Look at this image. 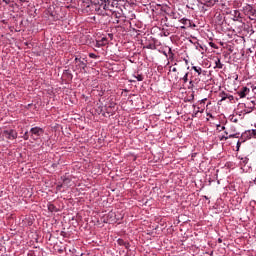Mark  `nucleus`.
<instances>
[{
    "label": "nucleus",
    "instance_id": "2f4dec72",
    "mask_svg": "<svg viewBox=\"0 0 256 256\" xmlns=\"http://www.w3.org/2000/svg\"><path fill=\"white\" fill-rule=\"evenodd\" d=\"M207 101V98L202 99V103H205Z\"/></svg>",
    "mask_w": 256,
    "mask_h": 256
},
{
    "label": "nucleus",
    "instance_id": "bb28decb",
    "mask_svg": "<svg viewBox=\"0 0 256 256\" xmlns=\"http://www.w3.org/2000/svg\"><path fill=\"white\" fill-rule=\"evenodd\" d=\"M241 143H243L242 141H241V138L238 140V142H237V148L239 149V147H241Z\"/></svg>",
    "mask_w": 256,
    "mask_h": 256
},
{
    "label": "nucleus",
    "instance_id": "423d86ee",
    "mask_svg": "<svg viewBox=\"0 0 256 256\" xmlns=\"http://www.w3.org/2000/svg\"><path fill=\"white\" fill-rule=\"evenodd\" d=\"M249 93H251V90L247 86H244L241 90L238 91L240 99H245Z\"/></svg>",
    "mask_w": 256,
    "mask_h": 256
},
{
    "label": "nucleus",
    "instance_id": "b1692460",
    "mask_svg": "<svg viewBox=\"0 0 256 256\" xmlns=\"http://www.w3.org/2000/svg\"><path fill=\"white\" fill-rule=\"evenodd\" d=\"M192 81H194V84L199 85V83L201 82V78H195Z\"/></svg>",
    "mask_w": 256,
    "mask_h": 256
},
{
    "label": "nucleus",
    "instance_id": "f8f14e48",
    "mask_svg": "<svg viewBox=\"0 0 256 256\" xmlns=\"http://www.w3.org/2000/svg\"><path fill=\"white\" fill-rule=\"evenodd\" d=\"M97 105H98V109H96L97 113L105 114V106L104 105H99V104H97Z\"/></svg>",
    "mask_w": 256,
    "mask_h": 256
},
{
    "label": "nucleus",
    "instance_id": "1a4fd4ad",
    "mask_svg": "<svg viewBox=\"0 0 256 256\" xmlns=\"http://www.w3.org/2000/svg\"><path fill=\"white\" fill-rule=\"evenodd\" d=\"M239 19H241V12L234 10L232 21H239Z\"/></svg>",
    "mask_w": 256,
    "mask_h": 256
},
{
    "label": "nucleus",
    "instance_id": "c9c22d12",
    "mask_svg": "<svg viewBox=\"0 0 256 256\" xmlns=\"http://www.w3.org/2000/svg\"><path fill=\"white\" fill-rule=\"evenodd\" d=\"M233 122H234V123H237V119H234Z\"/></svg>",
    "mask_w": 256,
    "mask_h": 256
},
{
    "label": "nucleus",
    "instance_id": "6ab92c4d",
    "mask_svg": "<svg viewBox=\"0 0 256 256\" xmlns=\"http://www.w3.org/2000/svg\"><path fill=\"white\" fill-rule=\"evenodd\" d=\"M90 59H99V56H97L95 53H89Z\"/></svg>",
    "mask_w": 256,
    "mask_h": 256
},
{
    "label": "nucleus",
    "instance_id": "58836bf2",
    "mask_svg": "<svg viewBox=\"0 0 256 256\" xmlns=\"http://www.w3.org/2000/svg\"><path fill=\"white\" fill-rule=\"evenodd\" d=\"M219 243H221V239H218Z\"/></svg>",
    "mask_w": 256,
    "mask_h": 256
},
{
    "label": "nucleus",
    "instance_id": "393cba45",
    "mask_svg": "<svg viewBox=\"0 0 256 256\" xmlns=\"http://www.w3.org/2000/svg\"><path fill=\"white\" fill-rule=\"evenodd\" d=\"M146 49H155V45L150 44V45L146 46Z\"/></svg>",
    "mask_w": 256,
    "mask_h": 256
},
{
    "label": "nucleus",
    "instance_id": "2eb2a0df",
    "mask_svg": "<svg viewBox=\"0 0 256 256\" xmlns=\"http://www.w3.org/2000/svg\"><path fill=\"white\" fill-rule=\"evenodd\" d=\"M48 210L51 211V213H53V212L57 211V207H55V205H53V204H49Z\"/></svg>",
    "mask_w": 256,
    "mask_h": 256
},
{
    "label": "nucleus",
    "instance_id": "9b49d317",
    "mask_svg": "<svg viewBox=\"0 0 256 256\" xmlns=\"http://www.w3.org/2000/svg\"><path fill=\"white\" fill-rule=\"evenodd\" d=\"M214 69H223V64L221 63V58H217L215 60Z\"/></svg>",
    "mask_w": 256,
    "mask_h": 256
},
{
    "label": "nucleus",
    "instance_id": "c85d7f7f",
    "mask_svg": "<svg viewBox=\"0 0 256 256\" xmlns=\"http://www.w3.org/2000/svg\"><path fill=\"white\" fill-rule=\"evenodd\" d=\"M20 1V3H28L29 1H27V0H19Z\"/></svg>",
    "mask_w": 256,
    "mask_h": 256
},
{
    "label": "nucleus",
    "instance_id": "dca6fc26",
    "mask_svg": "<svg viewBox=\"0 0 256 256\" xmlns=\"http://www.w3.org/2000/svg\"><path fill=\"white\" fill-rule=\"evenodd\" d=\"M182 81H184V83H187V81H189V72L185 73V75L182 77Z\"/></svg>",
    "mask_w": 256,
    "mask_h": 256
},
{
    "label": "nucleus",
    "instance_id": "9d476101",
    "mask_svg": "<svg viewBox=\"0 0 256 256\" xmlns=\"http://www.w3.org/2000/svg\"><path fill=\"white\" fill-rule=\"evenodd\" d=\"M107 43V38H102L101 40H98L96 42V47H103L105 46Z\"/></svg>",
    "mask_w": 256,
    "mask_h": 256
},
{
    "label": "nucleus",
    "instance_id": "5701e85b",
    "mask_svg": "<svg viewBox=\"0 0 256 256\" xmlns=\"http://www.w3.org/2000/svg\"><path fill=\"white\" fill-rule=\"evenodd\" d=\"M199 113H203V111H199V110H196V111H195V110H194L192 117H197V115H198Z\"/></svg>",
    "mask_w": 256,
    "mask_h": 256
},
{
    "label": "nucleus",
    "instance_id": "7c9ffc66",
    "mask_svg": "<svg viewBox=\"0 0 256 256\" xmlns=\"http://www.w3.org/2000/svg\"><path fill=\"white\" fill-rule=\"evenodd\" d=\"M227 99H229L230 101H232L233 96H232V95H230V96H228V98H227Z\"/></svg>",
    "mask_w": 256,
    "mask_h": 256
},
{
    "label": "nucleus",
    "instance_id": "c756f323",
    "mask_svg": "<svg viewBox=\"0 0 256 256\" xmlns=\"http://www.w3.org/2000/svg\"><path fill=\"white\" fill-rule=\"evenodd\" d=\"M173 73H177V68H172Z\"/></svg>",
    "mask_w": 256,
    "mask_h": 256
},
{
    "label": "nucleus",
    "instance_id": "20e7f679",
    "mask_svg": "<svg viewBox=\"0 0 256 256\" xmlns=\"http://www.w3.org/2000/svg\"><path fill=\"white\" fill-rule=\"evenodd\" d=\"M253 138L256 139V129L246 130L241 135L242 142L248 141V139H253Z\"/></svg>",
    "mask_w": 256,
    "mask_h": 256
},
{
    "label": "nucleus",
    "instance_id": "412c9836",
    "mask_svg": "<svg viewBox=\"0 0 256 256\" xmlns=\"http://www.w3.org/2000/svg\"><path fill=\"white\" fill-rule=\"evenodd\" d=\"M189 85H190L189 89H193V87H195L196 84L193 80H190Z\"/></svg>",
    "mask_w": 256,
    "mask_h": 256
},
{
    "label": "nucleus",
    "instance_id": "7ed1b4c3",
    "mask_svg": "<svg viewBox=\"0 0 256 256\" xmlns=\"http://www.w3.org/2000/svg\"><path fill=\"white\" fill-rule=\"evenodd\" d=\"M243 12H244V15H247V17H249L251 21L255 19L253 17H256V10L250 4H247L246 6L243 7Z\"/></svg>",
    "mask_w": 256,
    "mask_h": 256
},
{
    "label": "nucleus",
    "instance_id": "f3484780",
    "mask_svg": "<svg viewBox=\"0 0 256 256\" xmlns=\"http://www.w3.org/2000/svg\"><path fill=\"white\" fill-rule=\"evenodd\" d=\"M220 97H221V101H225V99L228 98V95H227V93L222 92V93L220 94Z\"/></svg>",
    "mask_w": 256,
    "mask_h": 256
},
{
    "label": "nucleus",
    "instance_id": "e433bc0d",
    "mask_svg": "<svg viewBox=\"0 0 256 256\" xmlns=\"http://www.w3.org/2000/svg\"><path fill=\"white\" fill-rule=\"evenodd\" d=\"M185 63H186V64H188V63H189V61H188V60H185Z\"/></svg>",
    "mask_w": 256,
    "mask_h": 256
},
{
    "label": "nucleus",
    "instance_id": "39448f33",
    "mask_svg": "<svg viewBox=\"0 0 256 256\" xmlns=\"http://www.w3.org/2000/svg\"><path fill=\"white\" fill-rule=\"evenodd\" d=\"M75 63L77 64V67H79V69H83V71L87 69V60H85V58L81 59L76 57Z\"/></svg>",
    "mask_w": 256,
    "mask_h": 256
},
{
    "label": "nucleus",
    "instance_id": "6e6552de",
    "mask_svg": "<svg viewBox=\"0 0 256 256\" xmlns=\"http://www.w3.org/2000/svg\"><path fill=\"white\" fill-rule=\"evenodd\" d=\"M193 71H195V73H197L198 75H207V71L203 70L201 67L199 66H192Z\"/></svg>",
    "mask_w": 256,
    "mask_h": 256
},
{
    "label": "nucleus",
    "instance_id": "aec40b11",
    "mask_svg": "<svg viewBox=\"0 0 256 256\" xmlns=\"http://www.w3.org/2000/svg\"><path fill=\"white\" fill-rule=\"evenodd\" d=\"M137 81H143V76L141 74H138L137 76H134Z\"/></svg>",
    "mask_w": 256,
    "mask_h": 256
},
{
    "label": "nucleus",
    "instance_id": "ea45409f",
    "mask_svg": "<svg viewBox=\"0 0 256 256\" xmlns=\"http://www.w3.org/2000/svg\"><path fill=\"white\" fill-rule=\"evenodd\" d=\"M61 188V185L60 186H58V189H60Z\"/></svg>",
    "mask_w": 256,
    "mask_h": 256
},
{
    "label": "nucleus",
    "instance_id": "f704fd0d",
    "mask_svg": "<svg viewBox=\"0 0 256 256\" xmlns=\"http://www.w3.org/2000/svg\"><path fill=\"white\" fill-rule=\"evenodd\" d=\"M251 33L253 34V33H255V31L253 29H251Z\"/></svg>",
    "mask_w": 256,
    "mask_h": 256
},
{
    "label": "nucleus",
    "instance_id": "a19ab883",
    "mask_svg": "<svg viewBox=\"0 0 256 256\" xmlns=\"http://www.w3.org/2000/svg\"><path fill=\"white\" fill-rule=\"evenodd\" d=\"M254 183H256V178H255V180H254Z\"/></svg>",
    "mask_w": 256,
    "mask_h": 256
},
{
    "label": "nucleus",
    "instance_id": "cd10ccee",
    "mask_svg": "<svg viewBox=\"0 0 256 256\" xmlns=\"http://www.w3.org/2000/svg\"><path fill=\"white\" fill-rule=\"evenodd\" d=\"M229 139H233V137H238L237 134H230L229 136Z\"/></svg>",
    "mask_w": 256,
    "mask_h": 256
},
{
    "label": "nucleus",
    "instance_id": "ddd939ff",
    "mask_svg": "<svg viewBox=\"0 0 256 256\" xmlns=\"http://www.w3.org/2000/svg\"><path fill=\"white\" fill-rule=\"evenodd\" d=\"M84 7H91L93 0H82Z\"/></svg>",
    "mask_w": 256,
    "mask_h": 256
},
{
    "label": "nucleus",
    "instance_id": "4be33fe9",
    "mask_svg": "<svg viewBox=\"0 0 256 256\" xmlns=\"http://www.w3.org/2000/svg\"><path fill=\"white\" fill-rule=\"evenodd\" d=\"M24 141H28L29 139V132H25L23 136Z\"/></svg>",
    "mask_w": 256,
    "mask_h": 256
},
{
    "label": "nucleus",
    "instance_id": "4468645a",
    "mask_svg": "<svg viewBox=\"0 0 256 256\" xmlns=\"http://www.w3.org/2000/svg\"><path fill=\"white\" fill-rule=\"evenodd\" d=\"M217 3V0H209L206 5L207 7H213Z\"/></svg>",
    "mask_w": 256,
    "mask_h": 256
},
{
    "label": "nucleus",
    "instance_id": "79ce46f5",
    "mask_svg": "<svg viewBox=\"0 0 256 256\" xmlns=\"http://www.w3.org/2000/svg\"><path fill=\"white\" fill-rule=\"evenodd\" d=\"M164 55H167V53L164 52Z\"/></svg>",
    "mask_w": 256,
    "mask_h": 256
},
{
    "label": "nucleus",
    "instance_id": "f257e3e1",
    "mask_svg": "<svg viewBox=\"0 0 256 256\" xmlns=\"http://www.w3.org/2000/svg\"><path fill=\"white\" fill-rule=\"evenodd\" d=\"M44 133H45V130L38 126L31 128L29 131V135L33 141H38V139H41Z\"/></svg>",
    "mask_w": 256,
    "mask_h": 256
},
{
    "label": "nucleus",
    "instance_id": "a211bd4d",
    "mask_svg": "<svg viewBox=\"0 0 256 256\" xmlns=\"http://www.w3.org/2000/svg\"><path fill=\"white\" fill-rule=\"evenodd\" d=\"M245 107H247V104H245V103L238 104V109H243V111H245Z\"/></svg>",
    "mask_w": 256,
    "mask_h": 256
},
{
    "label": "nucleus",
    "instance_id": "72a5a7b5",
    "mask_svg": "<svg viewBox=\"0 0 256 256\" xmlns=\"http://www.w3.org/2000/svg\"><path fill=\"white\" fill-rule=\"evenodd\" d=\"M104 9H107V4L104 5Z\"/></svg>",
    "mask_w": 256,
    "mask_h": 256
},
{
    "label": "nucleus",
    "instance_id": "0eeeda50",
    "mask_svg": "<svg viewBox=\"0 0 256 256\" xmlns=\"http://www.w3.org/2000/svg\"><path fill=\"white\" fill-rule=\"evenodd\" d=\"M254 109H255V102L251 101L248 104H246V107L244 108L242 113H245L247 115L248 113H253Z\"/></svg>",
    "mask_w": 256,
    "mask_h": 256
},
{
    "label": "nucleus",
    "instance_id": "473e14b6",
    "mask_svg": "<svg viewBox=\"0 0 256 256\" xmlns=\"http://www.w3.org/2000/svg\"><path fill=\"white\" fill-rule=\"evenodd\" d=\"M222 131H225V126H222Z\"/></svg>",
    "mask_w": 256,
    "mask_h": 256
},
{
    "label": "nucleus",
    "instance_id": "a878e982",
    "mask_svg": "<svg viewBox=\"0 0 256 256\" xmlns=\"http://www.w3.org/2000/svg\"><path fill=\"white\" fill-rule=\"evenodd\" d=\"M223 139H224L225 141H227V139H229V136H222V137L220 138V141H223Z\"/></svg>",
    "mask_w": 256,
    "mask_h": 256
},
{
    "label": "nucleus",
    "instance_id": "f03ea898",
    "mask_svg": "<svg viewBox=\"0 0 256 256\" xmlns=\"http://www.w3.org/2000/svg\"><path fill=\"white\" fill-rule=\"evenodd\" d=\"M3 138L8 139L9 141H15L17 139V130L15 129H4L1 132Z\"/></svg>",
    "mask_w": 256,
    "mask_h": 256
},
{
    "label": "nucleus",
    "instance_id": "4c0bfd02",
    "mask_svg": "<svg viewBox=\"0 0 256 256\" xmlns=\"http://www.w3.org/2000/svg\"><path fill=\"white\" fill-rule=\"evenodd\" d=\"M0 141H3V138L0 137Z\"/></svg>",
    "mask_w": 256,
    "mask_h": 256
}]
</instances>
